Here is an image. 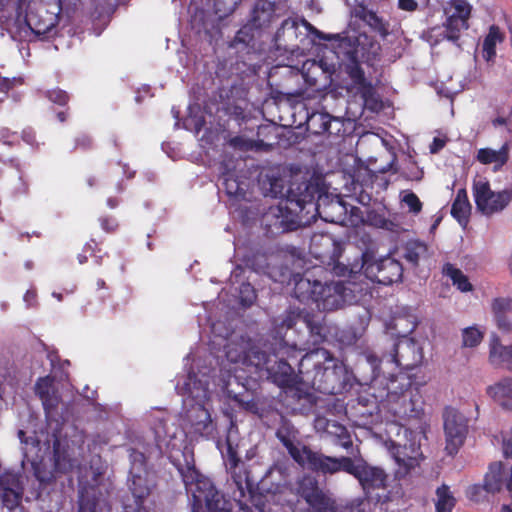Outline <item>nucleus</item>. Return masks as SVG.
<instances>
[{
  "label": "nucleus",
  "instance_id": "obj_1",
  "mask_svg": "<svg viewBox=\"0 0 512 512\" xmlns=\"http://www.w3.org/2000/svg\"><path fill=\"white\" fill-rule=\"evenodd\" d=\"M337 364L325 349L317 348L305 354L299 363L301 381L315 390L333 394L338 380Z\"/></svg>",
  "mask_w": 512,
  "mask_h": 512
},
{
  "label": "nucleus",
  "instance_id": "obj_2",
  "mask_svg": "<svg viewBox=\"0 0 512 512\" xmlns=\"http://www.w3.org/2000/svg\"><path fill=\"white\" fill-rule=\"evenodd\" d=\"M176 390L184 397V404L191 407L187 411V418L191 424L198 431L206 429L211 423L210 413L205 407L210 395L207 382L189 373L183 383H177Z\"/></svg>",
  "mask_w": 512,
  "mask_h": 512
},
{
  "label": "nucleus",
  "instance_id": "obj_3",
  "mask_svg": "<svg viewBox=\"0 0 512 512\" xmlns=\"http://www.w3.org/2000/svg\"><path fill=\"white\" fill-rule=\"evenodd\" d=\"M367 359L378 375L393 377L398 368L412 370L419 366L423 359V353L421 347L415 341L403 339L379 360L374 355H369Z\"/></svg>",
  "mask_w": 512,
  "mask_h": 512
},
{
  "label": "nucleus",
  "instance_id": "obj_4",
  "mask_svg": "<svg viewBox=\"0 0 512 512\" xmlns=\"http://www.w3.org/2000/svg\"><path fill=\"white\" fill-rule=\"evenodd\" d=\"M306 203L299 199L287 198L264 213L262 222L268 232L280 234L293 231L306 223L301 216Z\"/></svg>",
  "mask_w": 512,
  "mask_h": 512
},
{
  "label": "nucleus",
  "instance_id": "obj_5",
  "mask_svg": "<svg viewBox=\"0 0 512 512\" xmlns=\"http://www.w3.org/2000/svg\"><path fill=\"white\" fill-rule=\"evenodd\" d=\"M303 290H309V297L323 311L340 309L351 299L350 290L342 282L323 285L318 281L311 283L308 279H300L296 284V292L303 294Z\"/></svg>",
  "mask_w": 512,
  "mask_h": 512
},
{
  "label": "nucleus",
  "instance_id": "obj_6",
  "mask_svg": "<svg viewBox=\"0 0 512 512\" xmlns=\"http://www.w3.org/2000/svg\"><path fill=\"white\" fill-rule=\"evenodd\" d=\"M473 197L477 210L485 216H491L503 211L511 202L512 186L495 192L486 179L477 178L473 181Z\"/></svg>",
  "mask_w": 512,
  "mask_h": 512
},
{
  "label": "nucleus",
  "instance_id": "obj_7",
  "mask_svg": "<svg viewBox=\"0 0 512 512\" xmlns=\"http://www.w3.org/2000/svg\"><path fill=\"white\" fill-rule=\"evenodd\" d=\"M370 260L371 256L368 253L362 255L361 270L367 278L383 285H391L401 281L403 267L398 260L391 257L374 262Z\"/></svg>",
  "mask_w": 512,
  "mask_h": 512
},
{
  "label": "nucleus",
  "instance_id": "obj_8",
  "mask_svg": "<svg viewBox=\"0 0 512 512\" xmlns=\"http://www.w3.org/2000/svg\"><path fill=\"white\" fill-rule=\"evenodd\" d=\"M225 353L231 363H241L255 367H262L267 364L266 351L252 345L251 340L243 336L231 339L225 346Z\"/></svg>",
  "mask_w": 512,
  "mask_h": 512
},
{
  "label": "nucleus",
  "instance_id": "obj_9",
  "mask_svg": "<svg viewBox=\"0 0 512 512\" xmlns=\"http://www.w3.org/2000/svg\"><path fill=\"white\" fill-rule=\"evenodd\" d=\"M298 465L322 475H333L340 471L347 473L350 457H332L308 447Z\"/></svg>",
  "mask_w": 512,
  "mask_h": 512
},
{
  "label": "nucleus",
  "instance_id": "obj_10",
  "mask_svg": "<svg viewBox=\"0 0 512 512\" xmlns=\"http://www.w3.org/2000/svg\"><path fill=\"white\" fill-rule=\"evenodd\" d=\"M445 450L449 455H455L463 445L468 433V420L458 410L448 407L444 410Z\"/></svg>",
  "mask_w": 512,
  "mask_h": 512
},
{
  "label": "nucleus",
  "instance_id": "obj_11",
  "mask_svg": "<svg viewBox=\"0 0 512 512\" xmlns=\"http://www.w3.org/2000/svg\"><path fill=\"white\" fill-rule=\"evenodd\" d=\"M187 490L192 493L196 504H206L209 512H230V504L205 477H199L195 483L187 484Z\"/></svg>",
  "mask_w": 512,
  "mask_h": 512
},
{
  "label": "nucleus",
  "instance_id": "obj_12",
  "mask_svg": "<svg viewBox=\"0 0 512 512\" xmlns=\"http://www.w3.org/2000/svg\"><path fill=\"white\" fill-rule=\"evenodd\" d=\"M472 6L466 0H451L445 7L447 15L444 24V37L452 42L460 38L462 31L469 28L468 20L470 18Z\"/></svg>",
  "mask_w": 512,
  "mask_h": 512
},
{
  "label": "nucleus",
  "instance_id": "obj_13",
  "mask_svg": "<svg viewBox=\"0 0 512 512\" xmlns=\"http://www.w3.org/2000/svg\"><path fill=\"white\" fill-rule=\"evenodd\" d=\"M301 24L308 33L314 35L316 38L324 41H332L338 40L340 37L338 34H325L322 31L318 30L311 23H309L305 19L297 20L293 18H288L284 20L281 24V27L278 29L276 33V41L279 45H284L285 47H290L293 49L294 47H298L295 43L298 38V27Z\"/></svg>",
  "mask_w": 512,
  "mask_h": 512
},
{
  "label": "nucleus",
  "instance_id": "obj_14",
  "mask_svg": "<svg viewBox=\"0 0 512 512\" xmlns=\"http://www.w3.org/2000/svg\"><path fill=\"white\" fill-rule=\"evenodd\" d=\"M348 474L353 475L368 494L371 490L385 488L387 475L383 469L369 465L364 460L350 459Z\"/></svg>",
  "mask_w": 512,
  "mask_h": 512
},
{
  "label": "nucleus",
  "instance_id": "obj_15",
  "mask_svg": "<svg viewBox=\"0 0 512 512\" xmlns=\"http://www.w3.org/2000/svg\"><path fill=\"white\" fill-rule=\"evenodd\" d=\"M267 364L262 367H256L257 369H265L268 372L269 377L279 387L283 388H294L298 384L299 376L294 373L291 365L280 359L273 365H269L270 356L266 353Z\"/></svg>",
  "mask_w": 512,
  "mask_h": 512
},
{
  "label": "nucleus",
  "instance_id": "obj_16",
  "mask_svg": "<svg viewBox=\"0 0 512 512\" xmlns=\"http://www.w3.org/2000/svg\"><path fill=\"white\" fill-rule=\"evenodd\" d=\"M26 24L36 35H47L57 25L56 13L49 12L45 6L40 5L34 10L30 9L26 14Z\"/></svg>",
  "mask_w": 512,
  "mask_h": 512
},
{
  "label": "nucleus",
  "instance_id": "obj_17",
  "mask_svg": "<svg viewBox=\"0 0 512 512\" xmlns=\"http://www.w3.org/2000/svg\"><path fill=\"white\" fill-rule=\"evenodd\" d=\"M307 206L313 208L321 219L330 223L343 221L346 214V206L339 199L320 197L317 204L308 203Z\"/></svg>",
  "mask_w": 512,
  "mask_h": 512
},
{
  "label": "nucleus",
  "instance_id": "obj_18",
  "mask_svg": "<svg viewBox=\"0 0 512 512\" xmlns=\"http://www.w3.org/2000/svg\"><path fill=\"white\" fill-rule=\"evenodd\" d=\"M358 51L348 53L347 62L344 63V71L351 79L354 88L362 95H367L372 90L371 81L365 76V72L358 60Z\"/></svg>",
  "mask_w": 512,
  "mask_h": 512
},
{
  "label": "nucleus",
  "instance_id": "obj_19",
  "mask_svg": "<svg viewBox=\"0 0 512 512\" xmlns=\"http://www.w3.org/2000/svg\"><path fill=\"white\" fill-rule=\"evenodd\" d=\"M276 6L269 0H257L253 6L250 16V25L256 29H262L270 26L278 15Z\"/></svg>",
  "mask_w": 512,
  "mask_h": 512
},
{
  "label": "nucleus",
  "instance_id": "obj_20",
  "mask_svg": "<svg viewBox=\"0 0 512 512\" xmlns=\"http://www.w3.org/2000/svg\"><path fill=\"white\" fill-rule=\"evenodd\" d=\"M311 487H301V494L306 502L318 512H336L331 500L317 487L316 482L309 480Z\"/></svg>",
  "mask_w": 512,
  "mask_h": 512
},
{
  "label": "nucleus",
  "instance_id": "obj_21",
  "mask_svg": "<svg viewBox=\"0 0 512 512\" xmlns=\"http://www.w3.org/2000/svg\"><path fill=\"white\" fill-rule=\"evenodd\" d=\"M486 393L503 409L512 410V378H504L488 386Z\"/></svg>",
  "mask_w": 512,
  "mask_h": 512
},
{
  "label": "nucleus",
  "instance_id": "obj_22",
  "mask_svg": "<svg viewBox=\"0 0 512 512\" xmlns=\"http://www.w3.org/2000/svg\"><path fill=\"white\" fill-rule=\"evenodd\" d=\"M309 330V342L312 345H319L323 343L329 334L324 318H321L310 313L304 315V322Z\"/></svg>",
  "mask_w": 512,
  "mask_h": 512
},
{
  "label": "nucleus",
  "instance_id": "obj_23",
  "mask_svg": "<svg viewBox=\"0 0 512 512\" xmlns=\"http://www.w3.org/2000/svg\"><path fill=\"white\" fill-rule=\"evenodd\" d=\"M489 362L493 366H504L512 372V345L504 346L494 337L490 343Z\"/></svg>",
  "mask_w": 512,
  "mask_h": 512
},
{
  "label": "nucleus",
  "instance_id": "obj_24",
  "mask_svg": "<svg viewBox=\"0 0 512 512\" xmlns=\"http://www.w3.org/2000/svg\"><path fill=\"white\" fill-rule=\"evenodd\" d=\"M509 143H504L499 150L482 148L477 152V160L482 164H494V170L500 169L509 158Z\"/></svg>",
  "mask_w": 512,
  "mask_h": 512
},
{
  "label": "nucleus",
  "instance_id": "obj_25",
  "mask_svg": "<svg viewBox=\"0 0 512 512\" xmlns=\"http://www.w3.org/2000/svg\"><path fill=\"white\" fill-rule=\"evenodd\" d=\"M3 487L2 502L9 510L18 507L22 497V490L19 487L18 480L14 475H7L2 480Z\"/></svg>",
  "mask_w": 512,
  "mask_h": 512
},
{
  "label": "nucleus",
  "instance_id": "obj_26",
  "mask_svg": "<svg viewBox=\"0 0 512 512\" xmlns=\"http://www.w3.org/2000/svg\"><path fill=\"white\" fill-rule=\"evenodd\" d=\"M276 436L283 446L287 449L289 455L298 464L304 455L303 451L308 449V446L296 440L294 433L288 429H279Z\"/></svg>",
  "mask_w": 512,
  "mask_h": 512
},
{
  "label": "nucleus",
  "instance_id": "obj_27",
  "mask_svg": "<svg viewBox=\"0 0 512 512\" xmlns=\"http://www.w3.org/2000/svg\"><path fill=\"white\" fill-rule=\"evenodd\" d=\"M471 211V204L468 200L465 189L458 190L455 200L452 204L451 214L460 224L465 225Z\"/></svg>",
  "mask_w": 512,
  "mask_h": 512
},
{
  "label": "nucleus",
  "instance_id": "obj_28",
  "mask_svg": "<svg viewBox=\"0 0 512 512\" xmlns=\"http://www.w3.org/2000/svg\"><path fill=\"white\" fill-rule=\"evenodd\" d=\"M486 491L495 494L503 485V465L501 462L492 463L484 477Z\"/></svg>",
  "mask_w": 512,
  "mask_h": 512
},
{
  "label": "nucleus",
  "instance_id": "obj_29",
  "mask_svg": "<svg viewBox=\"0 0 512 512\" xmlns=\"http://www.w3.org/2000/svg\"><path fill=\"white\" fill-rule=\"evenodd\" d=\"M131 479L129 480V488L137 501H142L150 494V485L147 479V473H135L134 467L131 470Z\"/></svg>",
  "mask_w": 512,
  "mask_h": 512
},
{
  "label": "nucleus",
  "instance_id": "obj_30",
  "mask_svg": "<svg viewBox=\"0 0 512 512\" xmlns=\"http://www.w3.org/2000/svg\"><path fill=\"white\" fill-rule=\"evenodd\" d=\"M503 41V36L497 26H491L482 45V56L486 61L492 60L496 55V44Z\"/></svg>",
  "mask_w": 512,
  "mask_h": 512
},
{
  "label": "nucleus",
  "instance_id": "obj_31",
  "mask_svg": "<svg viewBox=\"0 0 512 512\" xmlns=\"http://www.w3.org/2000/svg\"><path fill=\"white\" fill-rule=\"evenodd\" d=\"M307 312L300 310H289L274 320V327L277 334H281L284 329L293 328L298 321L304 322V315Z\"/></svg>",
  "mask_w": 512,
  "mask_h": 512
},
{
  "label": "nucleus",
  "instance_id": "obj_32",
  "mask_svg": "<svg viewBox=\"0 0 512 512\" xmlns=\"http://www.w3.org/2000/svg\"><path fill=\"white\" fill-rule=\"evenodd\" d=\"M456 504V499L450 488L443 484L436 490V512H451Z\"/></svg>",
  "mask_w": 512,
  "mask_h": 512
},
{
  "label": "nucleus",
  "instance_id": "obj_33",
  "mask_svg": "<svg viewBox=\"0 0 512 512\" xmlns=\"http://www.w3.org/2000/svg\"><path fill=\"white\" fill-rule=\"evenodd\" d=\"M103 500L96 498L94 489L85 490L79 500V512H103Z\"/></svg>",
  "mask_w": 512,
  "mask_h": 512
},
{
  "label": "nucleus",
  "instance_id": "obj_34",
  "mask_svg": "<svg viewBox=\"0 0 512 512\" xmlns=\"http://www.w3.org/2000/svg\"><path fill=\"white\" fill-rule=\"evenodd\" d=\"M331 116L327 113L316 112L311 114L307 119L308 129L314 134H322L329 132L331 125Z\"/></svg>",
  "mask_w": 512,
  "mask_h": 512
},
{
  "label": "nucleus",
  "instance_id": "obj_35",
  "mask_svg": "<svg viewBox=\"0 0 512 512\" xmlns=\"http://www.w3.org/2000/svg\"><path fill=\"white\" fill-rule=\"evenodd\" d=\"M420 456L421 453L419 448L412 449L411 454L407 452V447H404L402 452H398L396 461L398 462L400 469H404L403 474H407L410 470L419 465Z\"/></svg>",
  "mask_w": 512,
  "mask_h": 512
},
{
  "label": "nucleus",
  "instance_id": "obj_36",
  "mask_svg": "<svg viewBox=\"0 0 512 512\" xmlns=\"http://www.w3.org/2000/svg\"><path fill=\"white\" fill-rule=\"evenodd\" d=\"M445 273L449 276L454 285L462 292H467L472 290V285L470 284L468 278L462 273L461 270L455 268L451 264H447L444 268Z\"/></svg>",
  "mask_w": 512,
  "mask_h": 512
},
{
  "label": "nucleus",
  "instance_id": "obj_37",
  "mask_svg": "<svg viewBox=\"0 0 512 512\" xmlns=\"http://www.w3.org/2000/svg\"><path fill=\"white\" fill-rule=\"evenodd\" d=\"M427 246L419 241L409 242L406 246L405 258L414 265L427 256Z\"/></svg>",
  "mask_w": 512,
  "mask_h": 512
},
{
  "label": "nucleus",
  "instance_id": "obj_38",
  "mask_svg": "<svg viewBox=\"0 0 512 512\" xmlns=\"http://www.w3.org/2000/svg\"><path fill=\"white\" fill-rule=\"evenodd\" d=\"M229 145L240 151L258 150L259 144L245 136H235L229 140Z\"/></svg>",
  "mask_w": 512,
  "mask_h": 512
},
{
  "label": "nucleus",
  "instance_id": "obj_39",
  "mask_svg": "<svg viewBox=\"0 0 512 512\" xmlns=\"http://www.w3.org/2000/svg\"><path fill=\"white\" fill-rule=\"evenodd\" d=\"M462 337L464 347H475L483 338L482 333L475 327L465 328Z\"/></svg>",
  "mask_w": 512,
  "mask_h": 512
},
{
  "label": "nucleus",
  "instance_id": "obj_40",
  "mask_svg": "<svg viewBox=\"0 0 512 512\" xmlns=\"http://www.w3.org/2000/svg\"><path fill=\"white\" fill-rule=\"evenodd\" d=\"M373 30L377 31L381 36L385 37L389 34L388 24L380 18L374 11L369 15L365 21Z\"/></svg>",
  "mask_w": 512,
  "mask_h": 512
},
{
  "label": "nucleus",
  "instance_id": "obj_41",
  "mask_svg": "<svg viewBox=\"0 0 512 512\" xmlns=\"http://www.w3.org/2000/svg\"><path fill=\"white\" fill-rule=\"evenodd\" d=\"M466 497L475 503L483 502L486 499V495L490 494L486 491L485 485L483 486L474 484L466 489Z\"/></svg>",
  "mask_w": 512,
  "mask_h": 512
},
{
  "label": "nucleus",
  "instance_id": "obj_42",
  "mask_svg": "<svg viewBox=\"0 0 512 512\" xmlns=\"http://www.w3.org/2000/svg\"><path fill=\"white\" fill-rule=\"evenodd\" d=\"M239 298L244 306H250L256 299V292L250 283H242L239 288Z\"/></svg>",
  "mask_w": 512,
  "mask_h": 512
},
{
  "label": "nucleus",
  "instance_id": "obj_43",
  "mask_svg": "<svg viewBox=\"0 0 512 512\" xmlns=\"http://www.w3.org/2000/svg\"><path fill=\"white\" fill-rule=\"evenodd\" d=\"M40 399L47 414H50L60 403V396L55 388Z\"/></svg>",
  "mask_w": 512,
  "mask_h": 512
},
{
  "label": "nucleus",
  "instance_id": "obj_44",
  "mask_svg": "<svg viewBox=\"0 0 512 512\" xmlns=\"http://www.w3.org/2000/svg\"><path fill=\"white\" fill-rule=\"evenodd\" d=\"M53 451H54V458H55L56 466L59 469L66 470V469H71L74 466V464L72 463L71 460H68L67 464L65 463L66 458L60 451V440L58 438H55L53 440Z\"/></svg>",
  "mask_w": 512,
  "mask_h": 512
},
{
  "label": "nucleus",
  "instance_id": "obj_45",
  "mask_svg": "<svg viewBox=\"0 0 512 512\" xmlns=\"http://www.w3.org/2000/svg\"><path fill=\"white\" fill-rule=\"evenodd\" d=\"M402 201L408 206L409 211L418 214L422 210V203L418 196L413 192H407Z\"/></svg>",
  "mask_w": 512,
  "mask_h": 512
},
{
  "label": "nucleus",
  "instance_id": "obj_46",
  "mask_svg": "<svg viewBox=\"0 0 512 512\" xmlns=\"http://www.w3.org/2000/svg\"><path fill=\"white\" fill-rule=\"evenodd\" d=\"M53 389V378L50 376L40 378L35 385V392L40 398Z\"/></svg>",
  "mask_w": 512,
  "mask_h": 512
},
{
  "label": "nucleus",
  "instance_id": "obj_47",
  "mask_svg": "<svg viewBox=\"0 0 512 512\" xmlns=\"http://www.w3.org/2000/svg\"><path fill=\"white\" fill-rule=\"evenodd\" d=\"M511 301L506 298H496L492 302V311L495 318L504 316L505 312L510 308Z\"/></svg>",
  "mask_w": 512,
  "mask_h": 512
},
{
  "label": "nucleus",
  "instance_id": "obj_48",
  "mask_svg": "<svg viewBox=\"0 0 512 512\" xmlns=\"http://www.w3.org/2000/svg\"><path fill=\"white\" fill-rule=\"evenodd\" d=\"M326 432L338 438V440L348 433L347 429L336 421L326 423Z\"/></svg>",
  "mask_w": 512,
  "mask_h": 512
},
{
  "label": "nucleus",
  "instance_id": "obj_49",
  "mask_svg": "<svg viewBox=\"0 0 512 512\" xmlns=\"http://www.w3.org/2000/svg\"><path fill=\"white\" fill-rule=\"evenodd\" d=\"M47 97L49 100L59 105H65L69 100L67 93L60 89L48 91Z\"/></svg>",
  "mask_w": 512,
  "mask_h": 512
},
{
  "label": "nucleus",
  "instance_id": "obj_50",
  "mask_svg": "<svg viewBox=\"0 0 512 512\" xmlns=\"http://www.w3.org/2000/svg\"><path fill=\"white\" fill-rule=\"evenodd\" d=\"M251 28L253 27L250 25V23L242 27L237 32L234 38V42L248 44L253 38V35L250 33Z\"/></svg>",
  "mask_w": 512,
  "mask_h": 512
},
{
  "label": "nucleus",
  "instance_id": "obj_51",
  "mask_svg": "<svg viewBox=\"0 0 512 512\" xmlns=\"http://www.w3.org/2000/svg\"><path fill=\"white\" fill-rule=\"evenodd\" d=\"M502 447L505 457H512V429L503 434Z\"/></svg>",
  "mask_w": 512,
  "mask_h": 512
},
{
  "label": "nucleus",
  "instance_id": "obj_52",
  "mask_svg": "<svg viewBox=\"0 0 512 512\" xmlns=\"http://www.w3.org/2000/svg\"><path fill=\"white\" fill-rule=\"evenodd\" d=\"M372 13V10H369L367 7L363 5H358L354 9L355 17L363 20L364 22L368 19L369 15Z\"/></svg>",
  "mask_w": 512,
  "mask_h": 512
},
{
  "label": "nucleus",
  "instance_id": "obj_53",
  "mask_svg": "<svg viewBox=\"0 0 512 512\" xmlns=\"http://www.w3.org/2000/svg\"><path fill=\"white\" fill-rule=\"evenodd\" d=\"M398 6L402 10L412 12L417 9L418 3L415 0H399Z\"/></svg>",
  "mask_w": 512,
  "mask_h": 512
},
{
  "label": "nucleus",
  "instance_id": "obj_54",
  "mask_svg": "<svg viewBox=\"0 0 512 512\" xmlns=\"http://www.w3.org/2000/svg\"><path fill=\"white\" fill-rule=\"evenodd\" d=\"M76 148L88 149L92 144V140L87 135H81L76 138Z\"/></svg>",
  "mask_w": 512,
  "mask_h": 512
},
{
  "label": "nucleus",
  "instance_id": "obj_55",
  "mask_svg": "<svg viewBox=\"0 0 512 512\" xmlns=\"http://www.w3.org/2000/svg\"><path fill=\"white\" fill-rule=\"evenodd\" d=\"M495 319H496L497 325L500 329L507 331V332L512 331V323L509 321V319L505 315L501 316V317L498 316Z\"/></svg>",
  "mask_w": 512,
  "mask_h": 512
},
{
  "label": "nucleus",
  "instance_id": "obj_56",
  "mask_svg": "<svg viewBox=\"0 0 512 512\" xmlns=\"http://www.w3.org/2000/svg\"><path fill=\"white\" fill-rule=\"evenodd\" d=\"M445 146V141L441 138H434L431 146L430 151L431 153H437Z\"/></svg>",
  "mask_w": 512,
  "mask_h": 512
},
{
  "label": "nucleus",
  "instance_id": "obj_57",
  "mask_svg": "<svg viewBox=\"0 0 512 512\" xmlns=\"http://www.w3.org/2000/svg\"><path fill=\"white\" fill-rule=\"evenodd\" d=\"M338 445L343 447L344 449H349L352 447L353 443L351 440V436L349 433L345 434L343 437H341L338 441Z\"/></svg>",
  "mask_w": 512,
  "mask_h": 512
},
{
  "label": "nucleus",
  "instance_id": "obj_58",
  "mask_svg": "<svg viewBox=\"0 0 512 512\" xmlns=\"http://www.w3.org/2000/svg\"><path fill=\"white\" fill-rule=\"evenodd\" d=\"M36 299V293L33 290H28L24 295V301L29 305H33V302Z\"/></svg>",
  "mask_w": 512,
  "mask_h": 512
},
{
  "label": "nucleus",
  "instance_id": "obj_59",
  "mask_svg": "<svg viewBox=\"0 0 512 512\" xmlns=\"http://www.w3.org/2000/svg\"><path fill=\"white\" fill-rule=\"evenodd\" d=\"M331 420H327L325 418H317L316 419V422H315V426L317 429H322L324 431H326V423H330Z\"/></svg>",
  "mask_w": 512,
  "mask_h": 512
},
{
  "label": "nucleus",
  "instance_id": "obj_60",
  "mask_svg": "<svg viewBox=\"0 0 512 512\" xmlns=\"http://www.w3.org/2000/svg\"><path fill=\"white\" fill-rule=\"evenodd\" d=\"M102 226L106 231H113L116 227V224L114 221L104 219V220H102Z\"/></svg>",
  "mask_w": 512,
  "mask_h": 512
},
{
  "label": "nucleus",
  "instance_id": "obj_61",
  "mask_svg": "<svg viewBox=\"0 0 512 512\" xmlns=\"http://www.w3.org/2000/svg\"><path fill=\"white\" fill-rule=\"evenodd\" d=\"M414 412V410L411 408V409H407V408H400L399 410H395V413L398 414V415H401V416H405V417H410L412 416V413Z\"/></svg>",
  "mask_w": 512,
  "mask_h": 512
},
{
  "label": "nucleus",
  "instance_id": "obj_62",
  "mask_svg": "<svg viewBox=\"0 0 512 512\" xmlns=\"http://www.w3.org/2000/svg\"><path fill=\"white\" fill-rule=\"evenodd\" d=\"M399 400L401 401L402 404L408 403L409 405H411V397L407 394H402Z\"/></svg>",
  "mask_w": 512,
  "mask_h": 512
},
{
  "label": "nucleus",
  "instance_id": "obj_63",
  "mask_svg": "<svg viewBox=\"0 0 512 512\" xmlns=\"http://www.w3.org/2000/svg\"><path fill=\"white\" fill-rule=\"evenodd\" d=\"M57 119H58L60 122H65V121H66V119H67V114H66V112H64V111L58 112V113H57Z\"/></svg>",
  "mask_w": 512,
  "mask_h": 512
},
{
  "label": "nucleus",
  "instance_id": "obj_64",
  "mask_svg": "<svg viewBox=\"0 0 512 512\" xmlns=\"http://www.w3.org/2000/svg\"><path fill=\"white\" fill-rule=\"evenodd\" d=\"M506 487L510 492H512V467H511V473H510V477L507 481Z\"/></svg>",
  "mask_w": 512,
  "mask_h": 512
}]
</instances>
